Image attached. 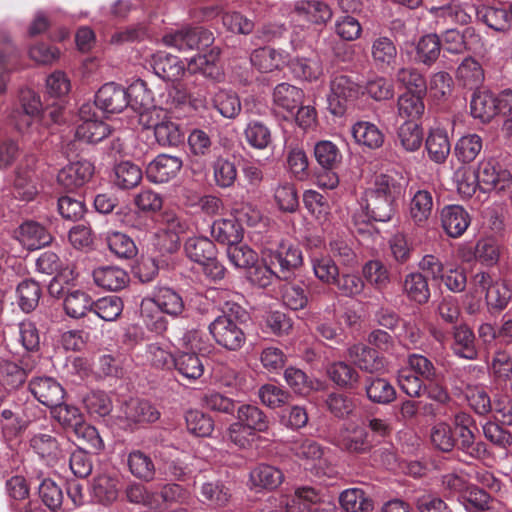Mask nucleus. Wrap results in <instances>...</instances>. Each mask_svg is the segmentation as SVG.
<instances>
[{"label": "nucleus", "mask_w": 512, "mask_h": 512, "mask_svg": "<svg viewBox=\"0 0 512 512\" xmlns=\"http://www.w3.org/2000/svg\"><path fill=\"white\" fill-rule=\"evenodd\" d=\"M110 132L106 123L95 119H86L76 128L75 137L77 140L95 144L105 139Z\"/></svg>", "instance_id": "59"}, {"label": "nucleus", "mask_w": 512, "mask_h": 512, "mask_svg": "<svg viewBox=\"0 0 512 512\" xmlns=\"http://www.w3.org/2000/svg\"><path fill=\"white\" fill-rule=\"evenodd\" d=\"M213 107L225 118L233 119L241 111L238 95L232 91L219 90L212 98Z\"/></svg>", "instance_id": "63"}, {"label": "nucleus", "mask_w": 512, "mask_h": 512, "mask_svg": "<svg viewBox=\"0 0 512 512\" xmlns=\"http://www.w3.org/2000/svg\"><path fill=\"white\" fill-rule=\"evenodd\" d=\"M471 217L460 205H447L441 211V224L451 238L462 236L470 226Z\"/></svg>", "instance_id": "19"}, {"label": "nucleus", "mask_w": 512, "mask_h": 512, "mask_svg": "<svg viewBox=\"0 0 512 512\" xmlns=\"http://www.w3.org/2000/svg\"><path fill=\"white\" fill-rule=\"evenodd\" d=\"M142 178V169L131 161H121L113 168L112 183L118 189H133L141 183Z\"/></svg>", "instance_id": "29"}, {"label": "nucleus", "mask_w": 512, "mask_h": 512, "mask_svg": "<svg viewBox=\"0 0 512 512\" xmlns=\"http://www.w3.org/2000/svg\"><path fill=\"white\" fill-rule=\"evenodd\" d=\"M477 174L480 184L486 186L483 190L505 191L512 185L511 172L493 160L481 162Z\"/></svg>", "instance_id": "11"}, {"label": "nucleus", "mask_w": 512, "mask_h": 512, "mask_svg": "<svg viewBox=\"0 0 512 512\" xmlns=\"http://www.w3.org/2000/svg\"><path fill=\"white\" fill-rule=\"evenodd\" d=\"M293 14L312 24L325 25L332 18V10L319 0H300L294 5Z\"/></svg>", "instance_id": "21"}, {"label": "nucleus", "mask_w": 512, "mask_h": 512, "mask_svg": "<svg viewBox=\"0 0 512 512\" xmlns=\"http://www.w3.org/2000/svg\"><path fill=\"white\" fill-rule=\"evenodd\" d=\"M425 146L432 161L439 164L444 163L451 150L447 131L441 128L432 129L426 139Z\"/></svg>", "instance_id": "45"}, {"label": "nucleus", "mask_w": 512, "mask_h": 512, "mask_svg": "<svg viewBox=\"0 0 512 512\" xmlns=\"http://www.w3.org/2000/svg\"><path fill=\"white\" fill-rule=\"evenodd\" d=\"M35 163V156L27 155L16 169L13 186V195L15 198L30 201L37 194V189L33 179Z\"/></svg>", "instance_id": "14"}, {"label": "nucleus", "mask_w": 512, "mask_h": 512, "mask_svg": "<svg viewBox=\"0 0 512 512\" xmlns=\"http://www.w3.org/2000/svg\"><path fill=\"white\" fill-rule=\"evenodd\" d=\"M199 495L203 503L220 508L229 503L231 491L221 480H212L202 483Z\"/></svg>", "instance_id": "39"}, {"label": "nucleus", "mask_w": 512, "mask_h": 512, "mask_svg": "<svg viewBox=\"0 0 512 512\" xmlns=\"http://www.w3.org/2000/svg\"><path fill=\"white\" fill-rule=\"evenodd\" d=\"M356 143L369 149H378L384 143V133L377 125L368 121H358L352 127Z\"/></svg>", "instance_id": "36"}, {"label": "nucleus", "mask_w": 512, "mask_h": 512, "mask_svg": "<svg viewBox=\"0 0 512 512\" xmlns=\"http://www.w3.org/2000/svg\"><path fill=\"white\" fill-rule=\"evenodd\" d=\"M128 106L135 112L141 109H147L154 104V94L148 88L147 83L142 79L135 80L127 89Z\"/></svg>", "instance_id": "58"}, {"label": "nucleus", "mask_w": 512, "mask_h": 512, "mask_svg": "<svg viewBox=\"0 0 512 512\" xmlns=\"http://www.w3.org/2000/svg\"><path fill=\"white\" fill-rule=\"evenodd\" d=\"M286 161L289 171L298 180L309 176V160L303 147L299 144H288Z\"/></svg>", "instance_id": "61"}, {"label": "nucleus", "mask_w": 512, "mask_h": 512, "mask_svg": "<svg viewBox=\"0 0 512 512\" xmlns=\"http://www.w3.org/2000/svg\"><path fill=\"white\" fill-rule=\"evenodd\" d=\"M20 54L10 36L0 32V95L6 91L7 75L18 68Z\"/></svg>", "instance_id": "22"}, {"label": "nucleus", "mask_w": 512, "mask_h": 512, "mask_svg": "<svg viewBox=\"0 0 512 512\" xmlns=\"http://www.w3.org/2000/svg\"><path fill=\"white\" fill-rule=\"evenodd\" d=\"M314 156L317 163L328 171V181L322 184L329 188H335L339 183L336 170L342 163L343 155L339 147L330 140L318 141L314 146Z\"/></svg>", "instance_id": "8"}, {"label": "nucleus", "mask_w": 512, "mask_h": 512, "mask_svg": "<svg viewBox=\"0 0 512 512\" xmlns=\"http://www.w3.org/2000/svg\"><path fill=\"white\" fill-rule=\"evenodd\" d=\"M124 414L134 423H152L159 419L160 412L149 401L131 399L125 404Z\"/></svg>", "instance_id": "48"}, {"label": "nucleus", "mask_w": 512, "mask_h": 512, "mask_svg": "<svg viewBox=\"0 0 512 512\" xmlns=\"http://www.w3.org/2000/svg\"><path fill=\"white\" fill-rule=\"evenodd\" d=\"M29 445L34 453L50 466L55 465L65 456L63 443L50 434H34L29 440Z\"/></svg>", "instance_id": "17"}, {"label": "nucleus", "mask_w": 512, "mask_h": 512, "mask_svg": "<svg viewBox=\"0 0 512 512\" xmlns=\"http://www.w3.org/2000/svg\"><path fill=\"white\" fill-rule=\"evenodd\" d=\"M237 423L254 432H266L270 421L266 414L257 406L243 404L237 409Z\"/></svg>", "instance_id": "41"}, {"label": "nucleus", "mask_w": 512, "mask_h": 512, "mask_svg": "<svg viewBox=\"0 0 512 512\" xmlns=\"http://www.w3.org/2000/svg\"><path fill=\"white\" fill-rule=\"evenodd\" d=\"M405 185L406 179L402 175L393 172L377 176L374 187L370 190L396 201L403 194Z\"/></svg>", "instance_id": "49"}, {"label": "nucleus", "mask_w": 512, "mask_h": 512, "mask_svg": "<svg viewBox=\"0 0 512 512\" xmlns=\"http://www.w3.org/2000/svg\"><path fill=\"white\" fill-rule=\"evenodd\" d=\"M361 86L352 77L344 74L335 75L331 80L328 96V109L337 117H341L360 95Z\"/></svg>", "instance_id": "3"}, {"label": "nucleus", "mask_w": 512, "mask_h": 512, "mask_svg": "<svg viewBox=\"0 0 512 512\" xmlns=\"http://www.w3.org/2000/svg\"><path fill=\"white\" fill-rule=\"evenodd\" d=\"M246 143L253 149L264 150L272 144L271 129L260 120H251L244 129Z\"/></svg>", "instance_id": "51"}, {"label": "nucleus", "mask_w": 512, "mask_h": 512, "mask_svg": "<svg viewBox=\"0 0 512 512\" xmlns=\"http://www.w3.org/2000/svg\"><path fill=\"white\" fill-rule=\"evenodd\" d=\"M29 390L40 403L50 409L60 404L65 396L64 388L51 377L32 379L29 383Z\"/></svg>", "instance_id": "16"}, {"label": "nucleus", "mask_w": 512, "mask_h": 512, "mask_svg": "<svg viewBox=\"0 0 512 512\" xmlns=\"http://www.w3.org/2000/svg\"><path fill=\"white\" fill-rule=\"evenodd\" d=\"M127 466L131 474L144 482L155 478V464L152 458L141 450H133L127 456Z\"/></svg>", "instance_id": "43"}, {"label": "nucleus", "mask_w": 512, "mask_h": 512, "mask_svg": "<svg viewBox=\"0 0 512 512\" xmlns=\"http://www.w3.org/2000/svg\"><path fill=\"white\" fill-rule=\"evenodd\" d=\"M470 113L482 123H489L496 115L495 95L489 91H476L470 101Z\"/></svg>", "instance_id": "35"}, {"label": "nucleus", "mask_w": 512, "mask_h": 512, "mask_svg": "<svg viewBox=\"0 0 512 512\" xmlns=\"http://www.w3.org/2000/svg\"><path fill=\"white\" fill-rule=\"evenodd\" d=\"M182 165V160L179 157L160 154L148 164L146 177L153 183H167L177 176Z\"/></svg>", "instance_id": "13"}, {"label": "nucleus", "mask_w": 512, "mask_h": 512, "mask_svg": "<svg viewBox=\"0 0 512 512\" xmlns=\"http://www.w3.org/2000/svg\"><path fill=\"white\" fill-rule=\"evenodd\" d=\"M364 390L368 400L374 404L388 405L397 396L394 386L382 377H368L365 381Z\"/></svg>", "instance_id": "30"}, {"label": "nucleus", "mask_w": 512, "mask_h": 512, "mask_svg": "<svg viewBox=\"0 0 512 512\" xmlns=\"http://www.w3.org/2000/svg\"><path fill=\"white\" fill-rule=\"evenodd\" d=\"M293 76L300 80H317L322 74V66L315 56L296 55L289 61Z\"/></svg>", "instance_id": "44"}, {"label": "nucleus", "mask_w": 512, "mask_h": 512, "mask_svg": "<svg viewBox=\"0 0 512 512\" xmlns=\"http://www.w3.org/2000/svg\"><path fill=\"white\" fill-rule=\"evenodd\" d=\"M31 410H37V407H34L33 404L26 403L23 409L24 415L21 417L11 408H3L0 413V424L3 434L11 438L24 431L36 418L35 413H29Z\"/></svg>", "instance_id": "20"}, {"label": "nucleus", "mask_w": 512, "mask_h": 512, "mask_svg": "<svg viewBox=\"0 0 512 512\" xmlns=\"http://www.w3.org/2000/svg\"><path fill=\"white\" fill-rule=\"evenodd\" d=\"M433 195L432 192L426 189H421L415 192L411 201L409 213L412 221L418 227H423L429 220L433 210Z\"/></svg>", "instance_id": "34"}, {"label": "nucleus", "mask_w": 512, "mask_h": 512, "mask_svg": "<svg viewBox=\"0 0 512 512\" xmlns=\"http://www.w3.org/2000/svg\"><path fill=\"white\" fill-rule=\"evenodd\" d=\"M18 304L25 313L33 311L39 303L41 288L34 280H23L17 286Z\"/></svg>", "instance_id": "64"}, {"label": "nucleus", "mask_w": 512, "mask_h": 512, "mask_svg": "<svg viewBox=\"0 0 512 512\" xmlns=\"http://www.w3.org/2000/svg\"><path fill=\"white\" fill-rule=\"evenodd\" d=\"M93 173V164L87 160H80L62 168L57 175V182L64 189L73 191L88 182Z\"/></svg>", "instance_id": "15"}, {"label": "nucleus", "mask_w": 512, "mask_h": 512, "mask_svg": "<svg viewBox=\"0 0 512 512\" xmlns=\"http://www.w3.org/2000/svg\"><path fill=\"white\" fill-rule=\"evenodd\" d=\"M339 502L346 512H371L374 508L372 499L359 488L343 491L339 496Z\"/></svg>", "instance_id": "56"}, {"label": "nucleus", "mask_w": 512, "mask_h": 512, "mask_svg": "<svg viewBox=\"0 0 512 512\" xmlns=\"http://www.w3.org/2000/svg\"><path fill=\"white\" fill-rule=\"evenodd\" d=\"M478 38L473 28H466L463 33L448 29L441 40L442 48L449 53L458 54L470 49V41Z\"/></svg>", "instance_id": "57"}, {"label": "nucleus", "mask_w": 512, "mask_h": 512, "mask_svg": "<svg viewBox=\"0 0 512 512\" xmlns=\"http://www.w3.org/2000/svg\"><path fill=\"white\" fill-rule=\"evenodd\" d=\"M403 291L410 301L419 305L426 304L431 295L428 280L420 272H412L405 276Z\"/></svg>", "instance_id": "40"}, {"label": "nucleus", "mask_w": 512, "mask_h": 512, "mask_svg": "<svg viewBox=\"0 0 512 512\" xmlns=\"http://www.w3.org/2000/svg\"><path fill=\"white\" fill-rule=\"evenodd\" d=\"M128 104L126 88L113 82L104 84L95 95V106L105 113H120Z\"/></svg>", "instance_id": "12"}, {"label": "nucleus", "mask_w": 512, "mask_h": 512, "mask_svg": "<svg viewBox=\"0 0 512 512\" xmlns=\"http://www.w3.org/2000/svg\"><path fill=\"white\" fill-rule=\"evenodd\" d=\"M186 256L199 266L217 255L215 244L204 236L190 237L184 245Z\"/></svg>", "instance_id": "37"}, {"label": "nucleus", "mask_w": 512, "mask_h": 512, "mask_svg": "<svg viewBox=\"0 0 512 512\" xmlns=\"http://www.w3.org/2000/svg\"><path fill=\"white\" fill-rule=\"evenodd\" d=\"M162 42L178 51L205 49L213 44V33L201 26L184 27L163 36Z\"/></svg>", "instance_id": "4"}, {"label": "nucleus", "mask_w": 512, "mask_h": 512, "mask_svg": "<svg viewBox=\"0 0 512 512\" xmlns=\"http://www.w3.org/2000/svg\"><path fill=\"white\" fill-rule=\"evenodd\" d=\"M42 112V104L39 95L30 89L21 90L20 92V108L12 113L16 129L25 133L37 127L40 122Z\"/></svg>", "instance_id": "5"}, {"label": "nucleus", "mask_w": 512, "mask_h": 512, "mask_svg": "<svg viewBox=\"0 0 512 512\" xmlns=\"http://www.w3.org/2000/svg\"><path fill=\"white\" fill-rule=\"evenodd\" d=\"M271 265L278 270L280 280L288 281L303 263L302 251L289 243L282 242L276 250L271 251Z\"/></svg>", "instance_id": "9"}, {"label": "nucleus", "mask_w": 512, "mask_h": 512, "mask_svg": "<svg viewBox=\"0 0 512 512\" xmlns=\"http://www.w3.org/2000/svg\"><path fill=\"white\" fill-rule=\"evenodd\" d=\"M154 297L163 314L178 317L185 309L182 296L172 288L160 287L155 291Z\"/></svg>", "instance_id": "53"}, {"label": "nucleus", "mask_w": 512, "mask_h": 512, "mask_svg": "<svg viewBox=\"0 0 512 512\" xmlns=\"http://www.w3.org/2000/svg\"><path fill=\"white\" fill-rule=\"evenodd\" d=\"M17 239L28 250L40 249L52 241L47 229L35 221H26L17 230Z\"/></svg>", "instance_id": "23"}, {"label": "nucleus", "mask_w": 512, "mask_h": 512, "mask_svg": "<svg viewBox=\"0 0 512 512\" xmlns=\"http://www.w3.org/2000/svg\"><path fill=\"white\" fill-rule=\"evenodd\" d=\"M365 202V208L376 222L389 221L395 212V200L378 195L371 190L366 191Z\"/></svg>", "instance_id": "38"}, {"label": "nucleus", "mask_w": 512, "mask_h": 512, "mask_svg": "<svg viewBox=\"0 0 512 512\" xmlns=\"http://www.w3.org/2000/svg\"><path fill=\"white\" fill-rule=\"evenodd\" d=\"M334 445L342 451L353 455L368 454L374 447V443L369 431L359 425H344L335 438Z\"/></svg>", "instance_id": "7"}, {"label": "nucleus", "mask_w": 512, "mask_h": 512, "mask_svg": "<svg viewBox=\"0 0 512 512\" xmlns=\"http://www.w3.org/2000/svg\"><path fill=\"white\" fill-rule=\"evenodd\" d=\"M193 459L190 455H185L182 458L167 459L163 462L161 471L166 479L181 482L187 481L194 473L193 464L190 462Z\"/></svg>", "instance_id": "54"}, {"label": "nucleus", "mask_w": 512, "mask_h": 512, "mask_svg": "<svg viewBox=\"0 0 512 512\" xmlns=\"http://www.w3.org/2000/svg\"><path fill=\"white\" fill-rule=\"evenodd\" d=\"M150 66L164 81H176L185 72V65L179 57L162 51L152 55Z\"/></svg>", "instance_id": "18"}, {"label": "nucleus", "mask_w": 512, "mask_h": 512, "mask_svg": "<svg viewBox=\"0 0 512 512\" xmlns=\"http://www.w3.org/2000/svg\"><path fill=\"white\" fill-rule=\"evenodd\" d=\"M140 314L147 328L151 331L161 334L167 329V320L163 316L155 297L144 298L140 305Z\"/></svg>", "instance_id": "55"}, {"label": "nucleus", "mask_w": 512, "mask_h": 512, "mask_svg": "<svg viewBox=\"0 0 512 512\" xmlns=\"http://www.w3.org/2000/svg\"><path fill=\"white\" fill-rule=\"evenodd\" d=\"M348 354L353 363L365 372L374 373L384 367L383 357L376 349L365 344H354L349 348Z\"/></svg>", "instance_id": "25"}, {"label": "nucleus", "mask_w": 512, "mask_h": 512, "mask_svg": "<svg viewBox=\"0 0 512 512\" xmlns=\"http://www.w3.org/2000/svg\"><path fill=\"white\" fill-rule=\"evenodd\" d=\"M475 14L478 21L495 31L505 32L510 29L509 11L504 7L481 5L475 8Z\"/></svg>", "instance_id": "33"}, {"label": "nucleus", "mask_w": 512, "mask_h": 512, "mask_svg": "<svg viewBox=\"0 0 512 512\" xmlns=\"http://www.w3.org/2000/svg\"><path fill=\"white\" fill-rule=\"evenodd\" d=\"M250 315L240 304L226 301L221 308V314L208 326L214 341L228 351H238L246 343L245 328Z\"/></svg>", "instance_id": "1"}, {"label": "nucleus", "mask_w": 512, "mask_h": 512, "mask_svg": "<svg viewBox=\"0 0 512 512\" xmlns=\"http://www.w3.org/2000/svg\"><path fill=\"white\" fill-rule=\"evenodd\" d=\"M425 96L426 94L412 93V91L402 93L397 100L398 115L407 119L406 121L418 122L425 112Z\"/></svg>", "instance_id": "32"}, {"label": "nucleus", "mask_w": 512, "mask_h": 512, "mask_svg": "<svg viewBox=\"0 0 512 512\" xmlns=\"http://www.w3.org/2000/svg\"><path fill=\"white\" fill-rule=\"evenodd\" d=\"M249 480L255 488L273 491L284 481V473L269 464H258L249 474Z\"/></svg>", "instance_id": "28"}, {"label": "nucleus", "mask_w": 512, "mask_h": 512, "mask_svg": "<svg viewBox=\"0 0 512 512\" xmlns=\"http://www.w3.org/2000/svg\"><path fill=\"white\" fill-rule=\"evenodd\" d=\"M423 142V129L415 121L403 122L397 130L396 144L406 152H415Z\"/></svg>", "instance_id": "47"}, {"label": "nucleus", "mask_w": 512, "mask_h": 512, "mask_svg": "<svg viewBox=\"0 0 512 512\" xmlns=\"http://www.w3.org/2000/svg\"><path fill=\"white\" fill-rule=\"evenodd\" d=\"M188 228L186 221L172 211L161 215L160 226L156 232L160 250L173 253L180 247V235Z\"/></svg>", "instance_id": "6"}, {"label": "nucleus", "mask_w": 512, "mask_h": 512, "mask_svg": "<svg viewBox=\"0 0 512 512\" xmlns=\"http://www.w3.org/2000/svg\"><path fill=\"white\" fill-rule=\"evenodd\" d=\"M397 47L386 36H380L373 40L371 45V57L379 69L393 68L397 60Z\"/></svg>", "instance_id": "31"}, {"label": "nucleus", "mask_w": 512, "mask_h": 512, "mask_svg": "<svg viewBox=\"0 0 512 512\" xmlns=\"http://www.w3.org/2000/svg\"><path fill=\"white\" fill-rule=\"evenodd\" d=\"M93 300L89 294L81 290L67 292L64 299V309L71 318H81L92 311Z\"/></svg>", "instance_id": "60"}, {"label": "nucleus", "mask_w": 512, "mask_h": 512, "mask_svg": "<svg viewBox=\"0 0 512 512\" xmlns=\"http://www.w3.org/2000/svg\"><path fill=\"white\" fill-rule=\"evenodd\" d=\"M173 367L183 378L194 381L204 373V364L194 352H181L175 356Z\"/></svg>", "instance_id": "50"}, {"label": "nucleus", "mask_w": 512, "mask_h": 512, "mask_svg": "<svg viewBox=\"0 0 512 512\" xmlns=\"http://www.w3.org/2000/svg\"><path fill=\"white\" fill-rule=\"evenodd\" d=\"M211 235L217 242L229 247L242 241L243 228L234 218L219 219L213 222Z\"/></svg>", "instance_id": "42"}, {"label": "nucleus", "mask_w": 512, "mask_h": 512, "mask_svg": "<svg viewBox=\"0 0 512 512\" xmlns=\"http://www.w3.org/2000/svg\"><path fill=\"white\" fill-rule=\"evenodd\" d=\"M458 81L469 89L478 88L484 81V70L472 57H466L456 71Z\"/></svg>", "instance_id": "52"}, {"label": "nucleus", "mask_w": 512, "mask_h": 512, "mask_svg": "<svg viewBox=\"0 0 512 512\" xmlns=\"http://www.w3.org/2000/svg\"><path fill=\"white\" fill-rule=\"evenodd\" d=\"M441 49L442 43L438 35H424L416 44L414 60L416 63L430 67L439 58Z\"/></svg>", "instance_id": "46"}, {"label": "nucleus", "mask_w": 512, "mask_h": 512, "mask_svg": "<svg viewBox=\"0 0 512 512\" xmlns=\"http://www.w3.org/2000/svg\"><path fill=\"white\" fill-rule=\"evenodd\" d=\"M454 436L457 449L473 459H482L487 454L486 444L475 440L477 425L474 418L467 412H457L453 419Z\"/></svg>", "instance_id": "2"}, {"label": "nucleus", "mask_w": 512, "mask_h": 512, "mask_svg": "<svg viewBox=\"0 0 512 512\" xmlns=\"http://www.w3.org/2000/svg\"><path fill=\"white\" fill-rule=\"evenodd\" d=\"M93 279L97 286L109 290L119 291L129 282L128 273L117 266H100L93 271Z\"/></svg>", "instance_id": "26"}, {"label": "nucleus", "mask_w": 512, "mask_h": 512, "mask_svg": "<svg viewBox=\"0 0 512 512\" xmlns=\"http://www.w3.org/2000/svg\"><path fill=\"white\" fill-rule=\"evenodd\" d=\"M250 61L258 71L268 73L280 69L286 62V55L282 50L264 46L251 53Z\"/></svg>", "instance_id": "27"}, {"label": "nucleus", "mask_w": 512, "mask_h": 512, "mask_svg": "<svg viewBox=\"0 0 512 512\" xmlns=\"http://www.w3.org/2000/svg\"><path fill=\"white\" fill-rule=\"evenodd\" d=\"M325 403L329 412L338 419L349 418L356 409L355 399L341 392L328 394Z\"/></svg>", "instance_id": "62"}, {"label": "nucleus", "mask_w": 512, "mask_h": 512, "mask_svg": "<svg viewBox=\"0 0 512 512\" xmlns=\"http://www.w3.org/2000/svg\"><path fill=\"white\" fill-rule=\"evenodd\" d=\"M304 93L302 89L289 83L278 84L272 93L273 110L281 113L288 119L294 115V111L302 104Z\"/></svg>", "instance_id": "10"}, {"label": "nucleus", "mask_w": 512, "mask_h": 512, "mask_svg": "<svg viewBox=\"0 0 512 512\" xmlns=\"http://www.w3.org/2000/svg\"><path fill=\"white\" fill-rule=\"evenodd\" d=\"M453 353L467 360H475L478 357L476 338L473 330L467 324L455 325L453 327Z\"/></svg>", "instance_id": "24"}]
</instances>
